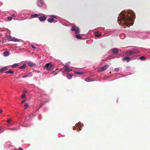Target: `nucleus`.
Here are the masks:
<instances>
[{
    "label": "nucleus",
    "instance_id": "37998d69",
    "mask_svg": "<svg viewBox=\"0 0 150 150\" xmlns=\"http://www.w3.org/2000/svg\"><path fill=\"white\" fill-rule=\"evenodd\" d=\"M76 126H78V124H76Z\"/></svg>",
    "mask_w": 150,
    "mask_h": 150
},
{
    "label": "nucleus",
    "instance_id": "4468645a",
    "mask_svg": "<svg viewBox=\"0 0 150 150\" xmlns=\"http://www.w3.org/2000/svg\"><path fill=\"white\" fill-rule=\"evenodd\" d=\"M7 68L6 67H4L2 68L1 70H0V73H1L3 71H4Z\"/></svg>",
    "mask_w": 150,
    "mask_h": 150
},
{
    "label": "nucleus",
    "instance_id": "c85d7f7f",
    "mask_svg": "<svg viewBox=\"0 0 150 150\" xmlns=\"http://www.w3.org/2000/svg\"><path fill=\"white\" fill-rule=\"evenodd\" d=\"M7 38H8V40H9V41H11L12 39V38L10 37V36H9Z\"/></svg>",
    "mask_w": 150,
    "mask_h": 150
},
{
    "label": "nucleus",
    "instance_id": "f8f14e48",
    "mask_svg": "<svg viewBox=\"0 0 150 150\" xmlns=\"http://www.w3.org/2000/svg\"><path fill=\"white\" fill-rule=\"evenodd\" d=\"M54 19L52 18H50L48 19V22L51 23L54 21Z\"/></svg>",
    "mask_w": 150,
    "mask_h": 150
},
{
    "label": "nucleus",
    "instance_id": "cd10ccee",
    "mask_svg": "<svg viewBox=\"0 0 150 150\" xmlns=\"http://www.w3.org/2000/svg\"><path fill=\"white\" fill-rule=\"evenodd\" d=\"M119 70V69L118 68H115L114 69V71H118Z\"/></svg>",
    "mask_w": 150,
    "mask_h": 150
},
{
    "label": "nucleus",
    "instance_id": "7ed1b4c3",
    "mask_svg": "<svg viewBox=\"0 0 150 150\" xmlns=\"http://www.w3.org/2000/svg\"><path fill=\"white\" fill-rule=\"evenodd\" d=\"M139 52L137 50L132 49V50L128 51L127 52L126 54H129L130 55H132L134 54H136L138 53Z\"/></svg>",
    "mask_w": 150,
    "mask_h": 150
},
{
    "label": "nucleus",
    "instance_id": "2f4dec72",
    "mask_svg": "<svg viewBox=\"0 0 150 150\" xmlns=\"http://www.w3.org/2000/svg\"><path fill=\"white\" fill-rule=\"evenodd\" d=\"M85 80L86 81H90V79L88 78L85 79Z\"/></svg>",
    "mask_w": 150,
    "mask_h": 150
},
{
    "label": "nucleus",
    "instance_id": "9b49d317",
    "mask_svg": "<svg viewBox=\"0 0 150 150\" xmlns=\"http://www.w3.org/2000/svg\"><path fill=\"white\" fill-rule=\"evenodd\" d=\"M69 67L66 65H65L63 67V69L66 72H67Z\"/></svg>",
    "mask_w": 150,
    "mask_h": 150
},
{
    "label": "nucleus",
    "instance_id": "58836bf2",
    "mask_svg": "<svg viewBox=\"0 0 150 150\" xmlns=\"http://www.w3.org/2000/svg\"><path fill=\"white\" fill-rule=\"evenodd\" d=\"M19 150H24L23 149H22L21 147H19L18 148Z\"/></svg>",
    "mask_w": 150,
    "mask_h": 150
},
{
    "label": "nucleus",
    "instance_id": "a211bd4d",
    "mask_svg": "<svg viewBox=\"0 0 150 150\" xmlns=\"http://www.w3.org/2000/svg\"><path fill=\"white\" fill-rule=\"evenodd\" d=\"M8 129L11 130H16L18 129V128L16 127H13L12 128H9Z\"/></svg>",
    "mask_w": 150,
    "mask_h": 150
},
{
    "label": "nucleus",
    "instance_id": "c9c22d12",
    "mask_svg": "<svg viewBox=\"0 0 150 150\" xmlns=\"http://www.w3.org/2000/svg\"><path fill=\"white\" fill-rule=\"evenodd\" d=\"M44 105V103H42V104H41V105H40V107L38 108V109H39L41 107L42 105Z\"/></svg>",
    "mask_w": 150,
    "mask_h": 150
},
{
    "label": "nucleus",
    "instance_id": "20e7f679",
    "mask_svg": "<svg viewBox=\"0 0 150 150\" xmlns=\"http://www.w3.org/2000/svg\"><path fill=\"white\" fill-rule=\"evenodd\" d=\"M108 64L105 65L103 66L99 69V71H103L105 70L108 67Z\"/></svg>",
    "mask_w": 150,
    "mask_h": 150
},
{
    "label": "nucleus",
    "instance_id": "f704fd0d",
    "mask_svg": "<svg viewBox=\"0 0 150 150\" xmlns=\"http://www.w3.org/2000/svg\"><path fill=\"white\" fill-rule=\"evenodd\" d=\"M12 19V17H10L8 18V19L9 21L11 20Z\"/></svg>",
    "mask_w": 150,
    "mask_h": 150
},
{
    "label": "nucleus",
    "instance_id": "a18cd8bd",
    "mask_svg": "<svg viewBox=\"0 0 150 150\" xmlns=\"http://www.w3.org/2000/svg\"><path fill=\"white\" fill-rule=\"evenodd\" d=\"M75 129H76V128H75V127H74L73 128V129H74V130H75Z\"/></svg>",
    "mask_w": 150,
    "mask_h": 150
},
{
    "label": "nucleus",
    "instance_id": "ddd939ff",
    "mask_svg": "<svg viewBox=\"0 0 150 150\" xmlns=\"http://www.w3.org/2000/svg\"><path fill=\"white\" fill-rule=\"evenodd\" d=\"M75 32L76 34H78L79 33V30L78 28H75Z\"/></svg>",
    "mask_w": 150,
    "mask_h": 150
},
{
    "label": "nucleus",
    "instance_id": "e433bc0d",
    "mask_svg": "<svg viewBox=\"0 0 150 150\" xmlns=\"http://www.w3.org/2000/svg\"><path fill=\"white\" fill-rule=\"evenodd\" d=\"M28 76L27 75H24L23 76V78H25L27 77Z\"/></svg>",
    "mask_w": 150,
    "mask_h": 150
},
{
    "label": "nucleus",
    "instance_id": "dca6fc26",
    "mask_svg": "<svg viewBox=\"0 0 150 150\" xmlns=\"http://www.w3.org/2000/svg\"><path fill=\"white\" fill-rule=\"evenodd\" d=\"M5 73H6V74L10 73V74H13L14 73V72L13 71H12L11 70H10L9 71H6L5 72Z\"/></svg>",
    "mask_w": 150,
    "mask_h": 150
},
{
    "label": "nucleus",
    "instance_id": "9d476101",
    "mask_svg": "<svg viewBox=\"0 0 150 150\" xmlns=\"http://www.w3.org/2000/svg\"><path fill=\"white\" fill-rule=\"evenodd\" d=\"M9 52L8 51H5L4 52V55L5 56H7L9 55Z\"/></svg>",
    "mask_w": 150,
    "mask_h": 150
},
{
    "label": "nucleus",
    "instance_id": "aec40b11",
    "mask_svg": "<svg viewBox=\"0 0 150 150\" xmlns=\"http://www.w3.org/2000/svg\"><path fill=\"white\" fill-rule=\"evenodd\" d=\"M11 40V41H15V42H18L19 41V40H18L17 39L14 38H12Z\"/></svg>",
    "mask_w": 150,
    "mask_h": 150
},
{
    "label": "nucleus",
    "instance_id": "f3484780",
    "mask_svg": "<svg viewBox=\"0 0 150 150\" xmlns=\"http://www.w3.org/2000/svg\"><path fill=\"white\" fill-rule=\"evenodd\" d=\"M75 73L79 75H81L83 74V73L81 72L75 71Z\"/></svg>",
    "mask_w": 150,
    "mask_h": 150
},
{
    "label": "nucleus",
    "instance_id": "4be33fe9",
    "mask_svg": "<svg viewBox=\"0 0 150 150\" xmlns=\"http://www.w3.org/2000/svg\"><path fill=\"white\" fill-rule=\"evenodd\" d=\"M25 67V64H23V65L19 67V68L20 69H24Z\"/></svg>",
    "mask_w": 150,
    "mask_h": 150
},
{
    "label": "nucleus",
    "instance_id": "393cba45",
    "mask_svg": "<svg viewBox=\"0 0 150 150\" xmlns=\"http://www.w3.org/2000/svg\"><path fill=\"white\" fill-rule=\"evenodd\" d=\"M24 106L25 107V108L24 109L25 110L28 106V104L27 103H25L24 105Z\"/></svg>",
    "mask_w": 150,
    "mask_h": 150
},
{
    "label": "nucleus",
    "instance_id": "de8ad7c7",
    "mask_svg": "<svg viewBox=\"0 0 150 150\" xmlns=\"http://www.w3.org/2000/svg\"><path fill=\"white\" fill-rule=\"evenodd\" d=\"M24 92H25L27 93V92H26V91H24Z\"/></svg>",
    "mask_w": 150,
    "mask_h": 150
},
{
    "label": "nucleus",
    "instance_id": "f257e3e1",
    "mask_svg": "<svg viewBox=\"0 0 150 150\" xmlns=\"http://www.w3.org/2000/svg\"><path fill=\"white\" fill-rule=\"evenodd\" d=\"M135 13L132 11L129 12L126 11L121 13L118 17V22L120 21L119 23L120 25H124L125 26L129 27L132 25L131 22L133 19L135 18Z\"/></svg>",
    "mask_w": 150,
    "mask_h": 150
},
{
    "label": "nucleus",
    "instance_id": "ea45409f",
    "mask_svg": "<svg viewBox=\"0 0 150 150\" xmlns=\"http://www.w3.org/2000/svg\"><path fill=\"white\" fill-rule=\"evenodd\" d=\"M25 100H23L22 101L21 103H24L25 102Z\"/></svg>",
    "mask_w": 150,
    "mask_h": 150
},
{
    "label": "nucleus",
    "instance_id": "f03ea898",
    "mask_svg": "<svg viewBox=\"0 0 150 150\" xmlns=\"http://www.w3.org/2000/svg\"><path fill=\"white\" fill-rule=\"evenodd\" d=\"M44 68L47 71H50L54 69V67L51 63H47L45 66Z\"/></svg>",
    "mask_w": 150,
    "mask_h": 150
},
{
    "label": "nucleus",
    "instance_id": "0eeeda50",
    "mask_svg": "<svg viewBox=\"0 0 150 150\" xmlns=\"http://www.w3.org/2000/svg\"><path fill=\"white\" fill-rule=\"evenodd\" d=\"M28 64L29 66L30 67H33L35 65V64L31 62H28Z\"/></svg>",
    "mask_w": 150,
    "mask_h": 150
},
{
    "label": "nucleus",
    "instance_id": "39448f33",
    "mask_svg": "<svg viewBox=\"0 0 150 150\" xmlns=\"http://www.w3.org/2000/svg\"><path fill=\"white\" fill-rule=\"evenodd\" d=\"M47 19V17L45 16H42L39 18V19L40 21H44L45 20Z\"/></svg>",
    "mask_w": 150,
    "mask_h": 150
},
{
    "label": "nucleus",
    "instance_id": "1a4fd4ad",
    "mask_svg": "<svg viewBox=\"0 0 150 150\" xmlns=\"http://www.w3.org/2000/svg\"><path fill=\"white\" fill-rule=\"evenodd\" d=\"M118 52V50L117 48H114L112 50V52L115 54H117Z\"/></svg>",
    "mask_w": 150,
    "mask_h": 150
},
{
    "label": "nucleus",
    "instance_id": "2eb2a0df",
    "mask_svg": "<svg viewBox=\"0 0 150 150\" xmlns=\"http://www.w3.org/2000/svg\"><path fill=\"white\" fill-rule=\"evenodd\" d=\"M72 77V75L71 74H68L67 77V78L69 79H71Z\"/></svg>",
    "mask_w": 150,
    "mask_h": 150
},
{
    "label": "nucleus",
    "instance_id": "5701e85b",
    "mask_svg": "<svg viewBox=\"0 0 150 150\" xmlns=\"http://www.w3.org/2000/svg\"><path fill=\"white\" fill-rule=\"evenodd\" d=\"M140 59L142 60H143L146 59L145 57L144 56H141L140 57Z\"/></svg>",
    "mask_w": 150,
    "mask_h": 150
},
{
    "label": "nucleus",
    "instance_id": "a878e982",
    "mask_svg": "<svg viewBox=\"0 0 150 150\" xmlns=\"http://www.w3.org/2000/svg\"><path fill=\"white\" fill-rule=\"evenodd\" d=\"M25 95L24 93H23L22 95L21 96V98H24L25 97Z\"/></svg>",
    "mask_w": 150,
    "mask_h": 150
},
{
    "label": "nucleus",
    "instance_id": "49530a36",
    "mask_svg": "<svg viewBox=\"0 0 150 150\" xmlns=\"http://www.w3.org/2000/svg\"><path fill=\"white\" fill-rule=\"evenodd\" d=\"M14 16V15H13L12 16V17H13V16Z\"/></svg>",
    "mask_w": 150,
    "mask_h": 150
},
{
    "label": "nucleus",
    "instance_id": "72a5a7b5",
    "mask_svg": "<svg viewBox=\"0 0 150 150\" xmlns=\"http://www.w3.org/2000/svg\"><path fill=\"white\" fill-rule=\"evenodd\" d=\"M72 71V70L69 67L68 69L67 72L71 71Z\"/></svg>",
    "mask_w": 150,
    "mask_h": 150
},
{
    "label": "nucleus",
    "instance_id": "b1692460",
    "mask_svg": "<svg viewBox=\"0 0 150 150\" xmlns=\"http://www.w3.org/2000/svg\"><path fill=\"white\" fill-rule=\"evenodd\" d=\"M39 16V15L37 14H35L33 15H31V16L33 17H37Z\"/></svg>",
    "mask_w": 150,
    "mask_h": 150
},
{
    "label": "nucleus",
    "instance_id": "c03bdc74",
    "mask_svg": "<svg viewBox=\"0 0 150 150\" xmlns=\"http://www.w3.org/2000/svg\"><path fill=\"white\" fill-rule=\"evenodd\" d=\"M78 129H79V130H81V128H79Z\"/></svg>",
    "mask_w": 150,
    "mask_h": 150
},
{
    "label": "nucleus",
    "instance_id": "423d86ee",
    "mask_svg": "<svg viewBox=\"0 0 150 150\" xmlns=\"http://www.w3.org/2000/svg\"><path fill=\"white\" fill-rule=\"evenodd\" d=\"M130 58L129 57H125L123 58L122 59V60L123 61L124 60H126L127 62H128L130 61Z\"/></svg>",
    "mask_w": 150,
    "mask_h": 150
},
{
    "label": "nucleus",
    "instance_id": "a19ab883",
    "mask_svg": "<svg viewBox=\"0 0 150 150\" xmlns=\"http://www.w3.org/2000/svg\"><path fill=\"white\" fill-rule=\"evenodd\" d=\"M2 128L1 127H0V131H1V130H2Z\"/></svg>",
    "mask_w": 150,
    "mask_h": 150
},
{
    "label": "nucleus",
    "instance_id": "4c0bfd02",
    "mask_svg": "<svg viewBox=\"0 0 150 150\" xmlns=\"http://www.w3.org/2000/svg\"><path fill=\"white\" fill-rule=\"evenodd\" d=\"M3 112V110L2 109H0V113H1Z\"/></svg>",
    "mask_w": 150,
    "mask_h": 150
},
{
    "label": "nucleus",
    "instance_id": "bb28decb",
    "mask_svg": "<svg viewBox=\"0 0 150 150\" xmlns=\"http://www.w3.org/2000/svg\"><path fill=\"white\" fill-rule=\"evenodd\" d=\"M75 26H73L72 27V28H71V31H75Z\"/></svg>",
    "mask_w": 150,
    "mask_h": 150
},
{
    "label": "nucleus",
    "instance_id": "c756f323",
    "mask_svg": "<svg viewBox=\"0 0 150 150\" xmlns=\"http://www.w3.org/2000/svg\"><path fill=\"white\" fill-rule=\"evenodd\" d=\"M11 121V119H9L8 120H7V122L8 123H10Z\"/></svg>",
    "mask_w": 150,
    "mask_h": 150
},
{
    "label": "nucleus",
    "instance_id": "473e14b6",
    "mask_svg": "<svg viewBox=\"0 0 150 150\" xmlns=\"http://www.w3.org/2000/svg\"><path fill=\"white\" fill-rule=\"evenodd\" d=\"M31 46L33 49H37V47H34L33 45H31Z\"/></svg>",
    "mask_w": 150,
    "mask_h": 150
},
{
    "label": "nucleus",
    "instance_id": "7c9ffc66",
    "mask_svg": "<svg viewBox=\"0 0 150 150\" xmlns=\"http://www.w3.org/2000/svg\"><path fill=\"white\" fill-rule=\"evenodd\" d=\"M101 36V35L100 34H96L95 35V36L96 37H99L100 36Z\"/></svg>",
    "mask_w": 150,
    "mask_h": 150
},
{
    "label": "nucleus",
    "instance_id": "79ce46f5",
    "mask_svg": "<svg viewBox=\"0 0 150 150\" xmlns=\"http://www.w3.org/2000/svg\"><path fill=\"white\" fill-rule=\"evenodd\" d=\"M51 17H53V18H55V16H52Z\"/></svg>",
    "mask_w": 150,
    "mask_h": 150
},
{
    "label": "nucleus",
    "instance_id": "6e6552de",
    "mask_svg": "<svg viewBox=\"0 0 150 150\" xmlns=\"http://www.w3.org/2000/svg\"><path fill=\"white\" fill-rule=\"evenodd\" d=\"M43 4V1H38V5L40 6H41Z\"/></svg>",
    "mask_w": 150,
    "mask_h": 150
},
{
    "label": "nucleus",
    "instance_id": "6ab92c4d",
    "mask_svg": "<svg viewBox=\"0 0 150 150\" xmlns=\"http://www.w3.org/2000/svg\"><path fill=\"white\" fill-rule=\"evenodd\" d=\"M76 37L78 39H81L82 38L81 36L79 35H76Z\"/></svg>",
    "mask_w": 150,
    "mask_h": 150
},
{
    "label": "nucleus",
    "instance_id": "412c9836",
    "mask_svg": "<svg viewBox=\"0 0 150 150\" xmlns=\"http://www.w3.org/2000/svg\"><path fill=\"white\" fill-rule=\"evenodd\" d=\"M18 64H15L12 65L11 67L12 68H14L15 67H16L18 66Z\"/></svg>",
    "mask_w": 150,
    "mask_h": 150
}]
</instances>
